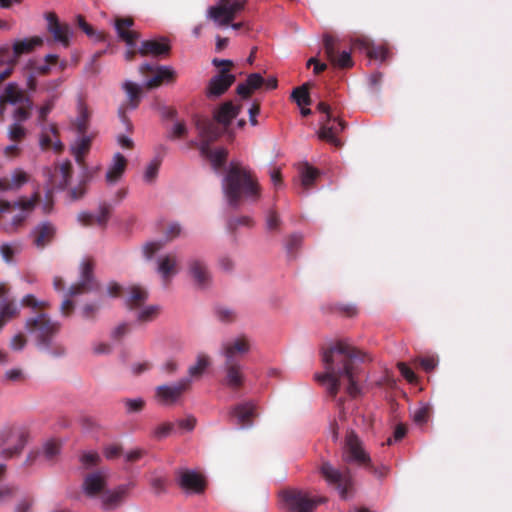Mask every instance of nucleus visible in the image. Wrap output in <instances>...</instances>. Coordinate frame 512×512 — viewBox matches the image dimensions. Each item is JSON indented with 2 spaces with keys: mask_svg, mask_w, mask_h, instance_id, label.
<instances>
[{
  "mask_svg": "<svg viewBox=\"0 0 512 512\" xmlns=\"http://www.w3.org/2000/svg\"><path fill=\"white\" fill-rule=\"evenodd\" d=\"M48 31L53 35L55 41L61 43L64 47L69 46L70 27L58 20L54 12L46 14Z\"/></svg>",
  "mask_w": 512,
  "mask_h": 512,
  "instance_id": "28",
  "label": "nucleus"
},
{
  "mask_svg": "<svg viewBox=\"0 0 512 512\" xmlns=\"http://www.w3.org/2000/svg\"><path fill=\"white\" fill-rule=\"evenodd\" d=\"M111 211L112 206L106 202H102L99 205L98 213L95 215V224L105 228L110 218Z\"/></svg>",
  "mask_w": 512,
  "mask_h": 512,
  "instance_id": "51",
  "label": "nucleus"
},
{
  "mask_svg": "<svg viewBox=\"0 0 512 512\" xmlns=\"http://www.w3.org/2000/svg\"><path fill=\"white\" fill-rule=\"evenodd\" d=\"M301 184L305 189H309L319 175V171L309 164H304L300 170Z\"/></svg>",
  "mask_w": 512,
  "mask_h": 512,
  "instance_id": "46",
  "label": "nucleus"
},
{
  "mask_svg": "<svg viewBox=\"0 0 512 512\" xmlns=\"http://www.w3.org/2000/svg\"><path fill=\"white\" fill-rule=\"evenodd\" d=\"M21 305L24 307L32 308L37 312H44V310L50 307L49 302L39 301L34 295L27 294L21 300Z\"/></svg>",
  "mask_w": 512,
  "mask_h": 512,
  "instance_id": "48",
  "label": "nucleus"
},
{
  "mask_svg": "<svg viewBox=\"0 0 512 512\" xmlns=\"http://www.w3.org/2000/svg\"><path fill=\"white\" fill-rule=\"evenodd\" d=\"M174 429V423L171 422H165L160 425H158L154 431L153 435L157 439H162L167 437Z\"/></svg>",
  "mask_w": 512,
  "mask_h": 512,
  "instance_id": "61",
  "label": "nucleus"
},
{
  "mask_svg": "<svg viewBox=\"0 0 512 512\" xmlns=\"http://www.w3.org/2000/svg\"><path fill=\"white\" fill-rule=\"evenodd\" d=\"M228 151L224 148L215 150L212 155L208 158L213 166L214 170L222 168L226 162Z\"/></svg>",
  "mask_w": 512,
  "mask_h": 512,
  "instance_id": "56",
  "label": "nucleus"
},
{
  "mask_svg": "<svg viewBox=\"0 0 512 512\" xmlns=\"http://www.w3.org/2000/svg\"><path fill=\"white\" fill-rule=\"evenodd\" d=\"M43 39L38 36L26 38L16 41L13 47L8 46L0 48V62H16L17 59L23 55L32 52L35 47L41 46Z\"/></svg>",
  "mask_w": 512,
  "mask_h": 512,
  "instance_id": "19",
  "label": "nucleus"
},
{
  "mask_svg": "<svg viewBox=\"0 0 512 512\" xmlns=\"http://www.w3.org/2000/svg\"><path fill=\"white\" fill-rule=\"evenodd\" d=\"M29 181V175L22 169H15L10 177L0 178V192L18 191Z\"/></svg>",
  "mask_w": 512,
  "mask_h": 512,
  "instance_id": "33",
  "label": "nucleus"
},
{
  "mask_svg": "<svg viewBox=\"0 0 512 512\" xmlns=\"http://www.w3.org/2000/svg\"><path fill=\"white\" fill-rule=\"evenodd\" d=\"M124 404L128 413L140 412L145 405V402L141 398L137 399H125Z\"/></svg>",
  "mask_w": 512,
  "mask_h": 512,
  "instance_id": "64",
  "label": "nucleus"
},
{
  "mask_svg": "<svg viewBox=\"0 0 512 512\" xmlns=\"http://www.w3.org/2000/svg\"><path fill=\"white\" fill-rule=\"evenodd\" d=\"M28 440V433L26 430L21 429L17 432V443L12 448H6L2 451L5 458H12L19 455L25 447Z\"/></svg>",
  "mask_w": 512,
  "mask_h": 512,
  "instance_id": "45",
  "label": "nucleus"
},
{
  "mask_svg": "<svg viewBox=\"0 0 512 512\" xmlns=\"http://www.w3.org/2000/svg\"><path fill=\"white\" fill-rule=\"evenodd\" d=\"M318 471L327 485L339 493L341 499L346 500L353 495L354 478L348 467L340 469L329 461H322Z\"/></svg>",
  "mask_w": 512,
  "mask_h": 512,
  "instance_id": "7",
  "label": "nucleus"
},
{
  "mask_svg": "<svg viewBox=\"0 0 512 512\" xmlns=\"http://www.w3.org/2000/svg\"><path fill=\"white\" fill-rule=\"evenodd\" d=\"M195 127L200 140L203 141L215 142L222 134L218 123L207 118H197L195 120Z\"/></svg>",
  "mask_w": 512,
  "mask_h": 512,
  "instance_id": "30",
  "label": "nucleus"
},
{
  "mask_svg": "<svg viewBox=\"0 0 512 512\" xmlns=\"http://www.w3.org/2000/svg\"><path fill=\"white\" fill-rule=\"evenodd\" d=\"M133 25L134 20L131 17H118L115 20V28L119 38L129 47H133L139 37V34L136 31L130 30Z\"/></svg>",
  "mask_w": 512,
  "mask_h": 512,
  "instance_id": "31",
  "label": "nucleus"
},
{
  "mask_svg": "<svg viewBox=\"0 0 512 512\" xmlns=\"http://www.w3.org/2000/svg\"><path fill=\"white\" fill-rule=\"evenodd\" d=\"M240 111V105H234L231 101H227L214 112V120L226 128L238 116Z\"/></svg>",
  "mask_w": 512,
  "mask_h": 512,
  "instance_id": "34",
  "label": "nucleus"
},
{
  "mask_svg": "<svg viewBox=\"0 0 512 512\" xmlns=\"http://www.w3.org/2000/svg\"><path fill=\"white\" fill-rule=\"evenodd\" d=\"M246 3L247 0H218L216 5L207 10V17L218 26H228L244 10Z\"/></svg>",
  "mask_w": 512,
  "mask_h": 512,
  "instance_id": "9",
  "label": "nucleus"
},
{
  "mask_svg": "<svg viewBox=\"0 0 512 512\" xmlns=\"http://www.w3.org/2000/svg\"><path fill=\"white\" fill-rule=\"evenodd\" d=\"M130 484H121L113 490H105L101 495V504L104 510L118 508L128 496Z\"/></svg>",
  "mask_w": 512,
  "mask_h": 512,
  "instance_id": "27",
  "label": "nucleus"
},
{
  "mask_svg": "<svg viewBox=\"0 0 512 512\" xmlns=\"http://www.w3.org/2000/svg\"><path fill=\"white\" fill-rule=\"evenodd\" d=\"M347 124L343 120L333 118L331 120L325 119L319 130V138L324 140L335 147L342 145L341 141L337 138V135L346 128Z\"/></svg>",
  "mask_w": 512,
  "mask_h": 512,
  "instance_id": "26",
  "label": "nucleus"
},
{
  "mask_svg": "<svg viewBox=\"0 0 512 512\" xmlns=\"http://www.w3.org/2000/svg\"><path fill=\"white\" fill-rule=\"evenodd\" d=\"M355 46L363 48L367 56L371 59L385 61L388 57L389 51L383 45H374L368 39H358L354 43Z\"/></svg>",
  "mask_w": 512,
  "mask_h": 512,
  "instance_id": "40",
  "label": "nucleus"
},
{
  "mask_svg": "<svg viewBox=\"0 0 512 512\" xmlns=\"http://www.w3.org/2000/svg\"><path fill=\"white\" fill-rule=\"evenodd\" d=\"M43 174L47 178V185L53 190H64L67 188L72 177V164L69 160L53 167H45Z\"/></svg>",
  "mask_w": 512,
  "mask_h": 512,
  "instance_id": "16",
  "label": "nucleus"
},
{
  "mask_svg": "<svg viewBox=\"0 0 512 512\" xmlns=\"http://www.w3.org/2000/svg\"><path fill=\"white\" fill-rule=\"evenodd\" d=\"M257 416V405L251 400L237 403L228 410L229 421L236 424L241 429L251 428Z\"/></svg>",
  "mask_w": 512,
  "mask_h": 512,
  "instance_id": "15",
  "label": "nucleus"
},
{
  "mask_svg": "<svg viewBox=\"0 0 512 512\" xmlns=\"http://www.w3.org/2000/svg\"><path fill=\"white\" fill-rule=\"evenodd\" d=\"M176 482L179 487L187 493L201 494L204 492L206 483L201 474L189 469L176 471Z\"/></svg>",
  "mask_w": 512,
  "mask_h": 512,
  "instance_id": "21",
  "label": "nucleus"
},
{
  "mask_svg": "<svg viewBox=\"0 0 512 512\" xmlns=\"http://www.w3.org/2000/svg\"><path fill=\"white\" fill-rule=\"evenodd\" d=\"M127 293L125 305L129 310H136L142 307L148 299V291L139 285L130 286Z\"/></svg>",
  "mask_w": 512,
  "mask_h": 512,
  "instance_id": "37",
  "label": "nucleus"
},
{
  "mask_svg": "<svg viewBox=\"0 0 512 512\" xmlns=\"http://www.w3.org/2000/svg\"><path fill=\"white\" fill-rule=\"evenodd\" d=\"M41 195L39 190H35L30 198L26 197H20L17 201L13 202V208L20 209L21 212L16 214L10 223L4 224L2 226V229L6 233H14L18 230L19 227H21L26 219L28 218L29 214L34 210L36 205L40 202Z\"/></svg>",
  "mask_w": 512,
  "mask_h": 512,
  "instance_id": "14",
  "label": "nucleus"
},
{
  "mask_svg": "<svg viewBox=\"0 0 512 512\" xmlns=\"http://www.w3.org/2000/svg\"><path fill=\"white\" fill-rule=\"evenodd\" d=\"M281 220L276 211L270 210L266 217V227L270 231H276L279 229Z\"/></svg>",
  "mask_w": 512,
  "mask_h": 512,
  "instance_id": "62",
  "label": "nucleus"
},
{
  "mask_svg": "<svg viewBox=\"0 0 512 512\" xmlns=\"http://www.w3.org/2000/svg\"><path fill=\"white\" fill-rule=\"evenodd\" d=\"M265 80L259 73L250 74L245 83L238 84L236 88V92L239 96L244 99H247L251 96L254 90L259 89Z\"/></svg>",
  "mask_w": 512,
  "mask_h": 512,
  "instance_id": "39",
  "label": "nucleus"
},
{
  "mask_svg": "<svg viewBox=\"0 0 512 512\" xmlns=\"http://www.w3.org/2000/svg\"><path fill=\"white\" fill-rule=\"evenodd\" d=\"M24 327L35 340L36 346L41 350H51L54 338L61 330V324L52 320L45 312H37L27 318Z\"/></svg>",
  "mask_w": 512,
  "mask_h": 512,
  "instance_id": "5",
  "label": "nucleus"
},
{
  "mask_svg": "<svg viewBox=\"0 0 512 512\" xmlns=\"http://www.w3.org/2000/svg\"><path fill=\"white\" fill-rule=\"evenodd\" d=\"M160 310L158 305H149L138 312L137 320L143 323L153 321L160 314Z\"/></svg>",
  "mask_w": 512,
  "mask_h": 512,
  "instance_id": "52",
  "label": "nucleus"
},
{
  "mask_svg": "<svg viewBox=\"0 0 512 512\" xmlns=\"http://www.w3.org/2000/svg\"><path fill=\"white\" fill-rule=\"evenodd\" d=\"M339 40L331 34H324L323 45L326 58L335 67L347 69L353 66V60L350 52L342 51L338 49Z\"/></svg>",
  "mask_w": 512,
  "mask_h": 512,
  "instance_id": "17",
  "label": "nucleus"
},
{
  "mask_svg": "<svg viewBox=\"0 0 512 512\" xmlns=\"http://www.w3.org/2000/svg\"><path fill=\"white\" fill-rule=\"evenodd\" d=\"M171 51V45L166 38H161V40H146L143 41L138 52L142 56H153L156 58H165L169 56Z\"/></svg>",
  "mask_w": 512,
  "mask_h": 512,
  "instance_id": "29",
  "label": "nucleus"
},
{
  "mask_svg": "<svg viewBox=\"0 0 512 512\" xmlns=\"http://www.w3.org/2000/svg\"><path fill=\"white\" fill-rule=\"evenodd\" d=\"M109 471L98 468L85 474L82 489L86 496L94 498L104 493L107 487Z\"/></svg>",
  "mask_w": 512,
  "mask_h": 512,
  "instance_id": "18",
  "label": "nucleus"
},
{
  "mask_svg": "<svg viewBox=\"0 0 512 512\" xmlns=\"http://www.w3.org/2000/svg\"><path fill=\"white\" fill-rule=\"evenodd\" d=\"M292 99L299 105H309L311 103L307 84H303L293 90L291 94Z\"/></svg>",
  "mask_w": 512,
  "mask_h": 512,
  "instance_id": "53",
  "label": "nucleus"
},
{
  "mask_svg": "<svg viewBox=\"0 0 512 512\" xmlns=\"http://www.w3.org/2000/svg\"><path fill=\"white\" fill-rule=\"evenodd\" d=\"M254 225V220L249 216H241L236 218H231L228 220L227 226L231 231L236 230L239 226L252 227Z\"/></svg>",
  "mask_w": 512,
  "mask_h": 512,
  "instance_id": "59",
  "label": "nucleus"
},
{
  "mask_svg": "<svg viewBox=\"0 0 512 512\" xmlns=\"http://www.w3.org/2000/svg\"><path fill=\"white\" fill-rule=\"evenodd\" d=\"M211 360L210 357L206 354H198L196 358V363L191 365L188 368V377L191 381L192 379H200L204 374L205 370L210 366Z\"/></svg>",
  "mask_w": 512,
  "mask_h": 512,
  "instance_id": "43",
  "label": "nucleus"
},
{
  "mask_svg": "<svg viewBox=\"0 0 512 512\" xmlns=\"http://www.w3.org/2000/svg\"><path fill=\"white\" fill-rule=\"evenodd\" d=\"M188 272L198 288L205 289L210 286L212 276L207 263L198 257L188 260Z\"/></svg>",
  "mask_w": 512,
  "mask_h": 512,
  "instance_id": "22",
  "label": "nucleus"
},
{
  "mask_svg": "<svg viewBox=\"0 0 512 512\" xmlns=\"http://www.w3.org/2000/svg\"><path fill=\"white\" fill-rule=\"evenodd\" d=\"M302 242L303 236L301 234L294 233L287 238L285 247L289 258H296L297 252L302 246Z\"/></svg>",
  "mask_w": 512,
  "mask_h": 512,
  "instance_id": "47",
  "label": "nucleus"
},
{
  "mask_svg": "<svg viewBox=\"0 0 512 512\" xmlns=\"http://www.w3.org/2000/svg\"><path fill=\"white\" fill-rule=\"evenodd\" d=\"M92 139V135L83 134L80 135V137L71 146V152L75 158V161L82 170L88 169L85 162V157L90 151Z\"/></svg>",
  "mask_w": 512,
  "mask_h": 512,
  "instance_id": "32",
  "label": "nucleus"
},
{
  "mask_svg": "<svg viewBox=\"0 0 512 512\" xmlns=\"http://www.w3.org/2000/svg\"><path fill=\"white\" fill-rule=\"evenodd\" d=\"M49 133L53 134L54 136H57L58 129L56 124L42 125V133L40 136L41 148L43 150H47L53 147L55 151L61 152L63 149L62 143L59 140L53 143Z\"/></svg>",
  "mask_w": 512,
  "mask_h": 512,
  "instance_id": "42",
  "label": "nucleus"
},
{
  "mask_svg": "<svg viewBox=\"0 0 512 512\" xmlns=\"http://www.w3.org/2000/svg\"><path fill=\"white\" fill-rule=\"evenodd\" d=\"M161 165L160 159H154L152 160L149 165L146 167V170L144 172V180L148 183H152L155 181L158 171Z\"/></svg>",
  "mask_w": 512,
  "mask_h": 512,
  "instance_id": "58",
  "label": "nucleus"
},
{
  "mask_svg": "<svg viewBox=\"0 0 512 512\" xmlns=\"http://www.w3.org/2000/svg\"><path fill=\"white\" fill-rule=\"evenodd\" d=\"M223 190L228 204L238 208L243 199L257 202L261 188L252 171L239 162L232 161L224 178Z\"/></svg>",
  "mask_w": 512,
  "mask_h": 512,
  "instance_id": "2",
  "label": "nucleus"
},
{
  "mask_svg": "<svg viewBox=\"0 0 512 512\" xmlns=\"http://www.w3.org/2000/svg\"><path fill=\"white\" fill-rule=\"evenodd\" d=\"M331 311L347 318L358 315V308L352 303H335L331 306Z\"/></svg>",
  "mask_w": 512,
  "mask_h": 512,
  "instance_id": "49",
  "label": "nucleus"
},
{
  "mask_svg": "<svg viewBox=\"0 0 512 512\" xmlns=\"http://www.w3.org/2000/svg\"><path fill=\"white\" fill-rule=\"evenodd\" d=\"M93 175L94 171L90 169L82 170L79 183L68 190L70 200L77 201L85 196L88 184L92 180Z\"/></svg>",
  "mask_w": 512,
  "mask_h": 512,
  "instance_id": "41",
  "label": "nucleus"
},
{
  "mask_svg": "<svg viewBox=\"0 0 512 512\" xmlns=\"http://www.w3.org/2000/svg\"><path fill=\"white\" fill-rule=\"evenodd\" d=\"M77 111L78 115L72 122V125L79 135H83L89 129L92 113L83 100L78 101Z\"/></svg>",
  "mask_w": 512,
  "mask_h": 512,
  "instance_id": "38",
  "label": "nucleus"
},
{
  "mask_svg": "<svg viewBox=\"0 0 512 512\" xmlns=\"http://www.w3.org/2000/svg\"><path fill=\"white\" fill-rule=\"evenodd\" d=\"M236 77L228 73V69H221L213 76L207 86L206 95L209 98L223 95L235 82Z\"/></svg>",
  "mask_w": 512,
  "mask_h": 512,
  "instance_id": "23",
  "label": "nucleus"
},
{
  "mask_svg": "<svg viewBox=\"0 0 512 512\" xmlns=\"http://www.w3.org/2000/svg\"><path fill=\"white\" fill-rule=\"evenodd\" d=\"M33 110V101L18 84L11 82L6 85L0 95V121H4L6 112H9L14 121H26Z\"/></svg>",
  "mask_w": 512,
  "mask_h": 512,
  "instance_id": "4",
  "label": "nucleus"
},
{
  "mask_svg": "<svg viewBox=\"0 0 512 512\" xmlns=\"http://www.w3.org/2000/svg\"><path fill=\"white\" fill-rule=\"evenodd\" d=\"M23 121H14L8 127V138L12 142H21L27 135V130L21 125Z\"/></svg>",
  "mask_w": 512,
  "mask_h": 512,
  "instance_id": "50",
  "label": "nucleus"
},
{
  "mask_svg": "<svg viewBox=\"0 0 512 512\" xmlns=\"http://www.w3.org/2000/svg\"><path fill=\"white\" fill-rule=\"evenodd\" d=\"M123 89L127 94L129 107L136 109L141 101L142 88L134 82L125 81L123 83Z\"/></svg>",
  "mask_w": 512,
  "mask_h": 512,
  "instance_id": "44",
  "label": "nucleus"
},
{
  "mask_svg": "<svg viewBox=\"0 0 512 512\" xmlns=\"http://www.w3.org/2000/svg\"><path fill=\"white\" fill-rule=\"evenodd\" d=\"M430 415L431 408L428 405H423L414 411L413 420L418 425H424L428 422Z\"/></svg>",
  "mask_w": 512,
  "mask_h": 512,
  "instance_id": "57",
  "label": "nucleus"
},
{
  "mask_svg": "<svg viewBox=\"0 0 512 512\" xmlns=\"http://www.w3.org/2000/svg\"><path fill=\"white\" fill-rule=\"evenodd\" d=\"M139 72L146 78L147 89H155L163 84H171L176 81L177 73L170 66L151 65L144 63L140 65Z\"/></svg>",
  "mask_w": 512,
  "mask_h": 512,
  "instance_id": "11",
  "label": "nucleus"
},
{
  "mask_svg": "<svg viewBox=\"0 0 512 512\" xmlns=\"http://www.w3.org/2000/svg\"><path fill=\"white\" fill-rule=\"evenodd\" d=\"M164 244L160 241L148 242L143 246V253L147 259H152L153 255L163 248Z\"/></svg>",
  "mask_w": 512,
  "mask_h": 512,
  "instance_id": "63",
  "label": "nucleus"
},
{
  "mask_svg": "<svg viewBox=\"0 0 512 512\" xmlns=\"http://www.w3.org/2000/svg\"><path fill=\"white\" fill-rule=\"evenodd\" d=\"M250 340L242 335L221 346V355L224 357L223 378L221 383L232 391H239L245 384L246 376L240 358L249 353Z\"/></svg>",
  "mask_w": 512,
  "mask_h": 512,
  "instance_id": "3",
  "label": "nucleus"
},
{
  "mask_svg": "<svg viewBox=\"0 0 512 512\" xmlns=\"http://www.w3.org/2000/svg\"><path fill=\"white\" fill-rule=\"evenodd\" d=\"M77 23L78 26L89 36V37H96L98 41H105L106 35L103 32H96L93 27L88 24L85 20V18L82 15L77 16Z\"/></svg>",
  "mask_w": 512,
  "mask_h": 512,
  "instance_id": "54",
  "label": "nucleus"
},
{
  "mask_svg": "<svg viewBox=\"0 0 512 512\" xmlns=\"http://www.w3.org/2000/svg\"><path fill=\"white\" fill-rule=\"evenodd\" d=\"M191 389V380L182 378L173 385H160L156 388V397L164 405H172Z\"/></svg>",
  "mask_w": 512,
  "mask_h": 512,
  "instance_id": "20",
  "label": "nucleus"
},
{
  "mask_svg": "<svg viewBox=\"0 0 512 512\" xmlns=\"http://www.w3.org/2000/svg\"><path fill=\"white\" fill-rule=\"evenodd\" d=\"M342 460L346 464H355L363 468L365 465H370L371 457L354 431L346 434Z\"/></svg>",
  "mask_w": 512,
  "mask_h": 512,
  "instance_id": "10",
  "label": "nucleus"
},
{
  "mask_svg": "<svg viewBox=\"0 0 512 512\" xmlns=\"http://www.w3.org/2000/svg\"><path fill=\"white\" fill-rule=\"evenodd\" d=\"M20 309L15 299L10 296L7 284L0 282V317L7 324L19 316Z\"/></svg>",
  "mask_w": 512,
  "mask_h": 512,
  "instance_id": "25",
  "label": "nucleus"
},
{
  "mask_svg": "<svg viewBox=\"0 0 512 512\" xmlns=\"http://www.w3.org/2000/svg\"><path fill=\"white\" fill-rule=\"evenodd\" d=\"M127 167V159L120 153L113 156L112 163L108 168L105 180L109 185L116 184L123 176Z\"/></svg>",
  "mask_w": 512,
  "mask_h": 512,
  "instance_id": "36",
  "label": "nucleus"
},
{
  "mask_svg": "<svg viewBox=\"0 0 512 512\" xmlns=\"http://www.w3.org/2000/svg\"><path fill=\"white\" fill-rule=\"evenodd\" d=\"M41 195L39 190H35L30 198L26 197H20L17 201L13 202V208L20 209L21 212L16 214L10 223L4 224L2 226V229L6 233H14L18 230L19 227H21L26 219L28 218L29 214L34 210L36 205L40 202Z\"/></svg>",
  "mask_w": 512,
  "mask_h": 512,
  "instance_id": "12",
  "label": "nucleus"
},
{
  "mask_svg": "<svg viewBox=\"0 0 512 512\" xmlns=\"http://www.w3.org/2000/svg\"><path fill=\"white\" fill-rule=\"evenodd\" d=\"M282 499L288 512H313L319 504L327 501L324 496L312 497L307 492L297 489L283 491Z\"/></svg>",
  "mask_w": 512,
  "mask_h": 512,
  "instance_id": "8",
  "label": "nucleus"
},
{
  "mask_svg": "<svg viewBox=\"0 0 512 512\" xmlns=\"http://www.w3.org/2000/svg\"><path fill=\"white\" fill-rule=\"evenodd\" d=\"M41 195L39 190H35L30 198L26 197H20L17 201L13 202V208L20 209L21 212L16 214L10 223L4 224L2 226V229L6 233H14L18 230L19 227H21L26 219L28 218L29 214L34 210L36 205L40 202Z\"/></svg>",
  "mask_w": 512,
  "mask_h": 512,
  "instance_id": "13",
  "label": "nucleus"
},
{
  "mask_svg": "<svg viewBox=\"0 0 512 512\" xmlns=\"http://www.w3.org/2000/svg\"><path fill=\"white\" fill-rule=\"evenodd\" d=\"M366 355L345 341H337L324 350L322 361L325 367L323 374H316L315 379L321 383H328L327 392L335 398L339 392L341 379L348 381L347 393L356 397L360 393L358 386L360 367Z\"/></svg>",
  "mask_w": 512,
  "mask_h": 512,
  "instance_id": "1",
  "label": "nucleus"
},
{
  "mask_svg": "<svg viewBox=\"0 0 512 512\" xmlns=\"http://www.w3.org/2000/svg\"><path fill=\"white\" fill-rule=\"evenodd\" d=\"M57 228L50 221H43L37 224L30 233L32 243L38 249H44L54 240Z\"/></svg>",
  "mask_w": 512,
  "mask_h": 512,
  "instance_id": "24",
  "label": "nucleus"
},
{
  "mask_svg": "<svg viewBox=\"0 0 512 512\" xmlns=\"http://www.w3.org/2000/svg\"><path fill=\"white\" fill-rule=\"evenodd\" d=\"M178 258L176 254L169 253L159 258L157 271L165 282L178 273Z\"/></svg>",
  "mask_w": 512,
  "mask_h": 512,
  "instance_id": "35",
  "label": "nucleus"
},
{
  "mask_svg": "<svg viewBox=\"0 0 512 512\" xmlns=\"http://www.w3.org/2000/svg\"><path fill=\"white\" fill-rule=\"evenodd\" d=\"M364 468L366 470H368L370 473H372L378 479L385 478L390 472L389 466H387V465L375 466L372 463V459L370 460V465H365Z\"/></svg>",
  "mask_w": 512,
  "mask_h": 512,
  "instance_id": "60",
  "label": "nucleus"
},
{
  "mask_svg": "<svg viewBox=\"0 0 512 512\" xmlns=\"http://www.w3.org/2000/svg\"><path fill=\"white\" fill-rule=\"evenodd\" d=\"M94 262L92 259H86L81 264L80 279L78 283L72 285L69 288L67 298L64 299L60 306L61 315L64 317L70 316L75 308L74 302L70 299L71 297L96 291L99 288V284L94 278Z\"/></svg>",
  "mask_w": 512,
  "mask_h": 512,
  "instance_id": "6",
  "label": "nucleus"
},
{
  "mask_svg": "<svg viewBox=\"0 0 512 512\" xmlns=\"http://www.w3.org/2000/svg\"><path fill=\"white\" fill-rule=\"evenodd\" d=\"M60 452V443L56 440L47 441L43 446L42 455L48 461H53Z\"/></svg>",
  "mask_w": 512,
  "mask_h": 512,
  "instance_id": "55",
  "label": "nucleus"
}]
</instances>
